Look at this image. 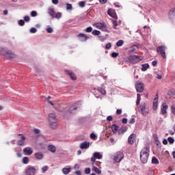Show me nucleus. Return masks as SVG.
<instances>
[{
  "mask_svg": "<svg viewBox=\"0 0 175 175\" xmlns=\"http://www.w3.org/2000/svg\"><path fill=\"white\" fill-rule=\"evenodd\" d=\"M111 131H112L113 133H117V132H118V126H117L116 124H113L111 126Z\"/></svg>",
  "mask_w": 175,
  "mask_h": 175,
  "instance_id": "26",
  "label": "nucleus"
},
{
  "mask_svg": "<svg viewBox=\"0 0 175 175\" xmlns=\"http://www.w3.org/2000/svg\"><path fill=\"white\" fill-rule=\"evenodd\" d=\"M91 161H92V165H94V163H95L96 161V158L94 156V154H93V157L91 158Z\"/></svg>",
  "mask_w": 175,
  "mask_h": 175,
  "instance_id": "52",
  "label": "nucleus"
},
{
  "mask_svg": "<svg viewBox=\"0 0 175 175\" xmlns=\"http://www.w3.org/2000/svg\"><path fill=\"white\" fill-rule=\"evenodd\" d=\"M18 136H21V139L17 142V146H24L25 144V136L23 134H18Z\"/></svg>",
  "mask_w": 175,
  "mask_h": 175,
  "instance_id": "10",
  "label": "nucleus"
},
{
  "mask_svg": "<svg viewBox=\"0 0 175 175\" xmlns=\"http://www.w3.org/2000/svg\"><path fill=\"white\" fill-rule=\"evenodd\" d=\"M157 52L159 54H161L163 58L166 59V46L163 45L158 46L157 49Z\"/></svg>",
  "mask_w": 175,
  "mask_h": 175,
  "instance_id": "6",
  "label": "nucleus"
},
{
  "mask_svg": "<svg viewBox=\"0 0 175 175\" xmlns=\"http://www.w3.org/2000/svg\"><path fill=\"white\" fill-rule=\"evenodd\" d=\"M28 162H29V159L28 158V157H23V163H24L25 165H27Z\"/></svg>",
  "mask_w": 175,
  "mask_h": 175,
  "instance_id": "35",
  "label": "nucleus"
},
{
  "mask_svg": "<svg viewBox=\"0 0 175 175\" xmlns=\"http://www.w3.org/2000/svg\"><path fill=\"white\" fill-rule=\"evenodd\" d=\"M52 3L53 5H58V0H52Z\"/></svg>",
  "mask_w": 175,
  "mask_h": 175,
  "instance_id": "59",
  "label": "nucleus"
},
{
  "mask_svg": "<svg viewBox=\"0 0 175 175\" xmlns=\"http://www.w3.org/2000/svg\"><path fill=\"white\" fill-rule=\"evenodd\" d=\"M79 6H80V8H84V6H85V1H80L79 3Z\"/></svg>",
  "mask_w": 175,
  "mask_h": 175,
  "instance_id": "43",
  "label": "nucleus"
},
{
  "mask_svg": "<svg viewBox=\"0 0 175 175\" xmlns=\"http://www.w3.org/2000/svg\"><path fill=\"white\" fill-rule=\"evenodd\" d=\"M71 170H72V167H64V168H62V172L63 174L67 175V174H69V173H70Z\"/></svg>",
  "mask_w": 175,
  "mask_h": 175,
  "instance_id": "21",
  "label": "nucleus"
},
{
  "mask_svg": "<svg viewBox=\"0 0 175 175\" xmlns=\"http://www.w3.org/2000/svg\"><path fill=\"white\" fill-rule=\"evenodd\" d=\"M33 131L34 132V133H36V135H38V133H40V131H39V129H33Z\"/></svg>",
  "mask_w": 175,
  "mask_h": 175,
  "instance_id": "55",
  "label": "nucleus"
},
{
  "mask_svg": "<svg viewBox=\"0 0 175 175\" xmlns=\"http://www.w3.org/2000/svg\"><path fill=\"white\" fill-rule=\"evenodd\" d=\"M67 75H68V76H70L71 80H76V79H77L76 75H75V73H73L72 71H70V70L67 71Z\"/></svg>",
  "mask_w": 175,
  "mask_h": 175,
  "instance_id": "23",
  "label": "nucleus"
},
{
  "mask_svg": "<svg viewBox=\"0 0 175 175\" xmlns=\"http://www.w3.org/2000/svg\"><path fill=\"white\" fill-rule=\"evenodd\" d=\"M115 162H120L124 159V153L122 152H118L115 154L113 157Z\"/></svg>",
  "mask_w": 175,
  "mask_h": 175,
  "instance_id": "9",
  "label": "nucleus"
},
{
  "mask_svg": "<svg viewBox=\"0 0 175 175\" xmlns=\"http://www.w3.org/2000/svg\"><path fill=\"white\" fill-rule=\"evenodd\" d=\"M112 23L113 24L114 29H117V25H118V24L117 23V21L116 20H112Z\"/></svg>",
  "mask_w": 175,
  "mask_h": 175,
  "instance_id": "41",
  "label": "nucleus"
},
{
  "mask_svg": "<svg viewBox=\"0 0 175 175\" xmlns=\"http://www.w3.org/2000/svg\"><path fill=\"white\" fill-rule=\"evenodd\" d=\"M141 100H142V97H140V94H137V102H136L137 106H139V105H140Z\"/></svg>",
  "mask_w": 175,
  "mask_h": 175,
  "instance_id": "32",
  "label": "nucleus"
},
{
  "mask_svg": "<svg viewBox=\"0 0 175 175\" xmlns=\"http://www.w3.org/2000/svg\"><path fill=\"white\" fill-rule=\"evenodd\" d=\"M48 121L49 126L51 129H57L58 127V122L57 121V117L54 113H50L49 115Z\"/></svg>",
  "mask_w": 175,
  "mask_h": 175,
  "instance_id": "2",
  "label": "nucleus"
},
{
  "mask_svg": "<svg viewBox=\"0 0 175 175\" xmlns=\"http://www.w3.org/2000/svg\"><path fill=\"white\" fill-rule=\"evenodd\" d=\"M122 113V109H117L116 111V114H118V116H120V114H121Z\"/></svg>",
  "mask_w": 175,
  "mask_h": 175,
  "instance_id": "54",
  "label": "nucleus"
},
{
  "mask_svg": "<svg viewBox=\"0 0 175 175\" xmlns=\"http://www.w3.org/2000/svg\"><path fill=\"white\" fill-rule=\"evenodd\" d=\"M149 68L150 65L148 64H142V72H146V70H147V69H148Z\"/></svg>",
  "mask_w": 175,
  "mask_h": 175,
  "instance_id": "29",
  "label": "nucleus"
},
{
  "mask_svg": "<svg viewBox=\"0 0 175 175\" xmlns=\"http://www.w3.org/2000/svg\"><path fill=\"white\" fill-rule=\"evenodd\" d=\"M80 148L81 150H87L88 148H90V142H84L81 143Z\"/></svg>",
  "mask_w": 175,
  "mask_h": 175,
  "instance_id": "14",
  "label": "nucleus"
},
{
  "mask_svg": "<svg viewBox=\"0 0 175 175\" xmlns=\"http://www.w3.org/2000/svg\"><path fill=\"white\" fill-rule=\"evenodd\" d=\"M90 137L91 139H94L95 140V139H96V135H95L94 133H92L90 135Z\"/></svg>",
  "mask_w": 175,
  "mask_h": 175,
  "instance_id": "53",
  "label": "nucleus"
},
{
  "mask_svg": "<svg viewBox=\"0 0 175 175\" xmlns=\"http://www.w3.org/2000/svg\"><path fill=\"white\" fill-rule=\"evenodd\" d=\"M148 157H150V149L145 147L140 152V161L142 163H147L148 162Z\"/></svg>",
  "mask_w": 175,
  "mask_h": 175,
  "instance_id": "1",
  "label": "nucleus"
},
{
  "mask_svg": "<svg viewBox=\"0 0 175 175\" xmlns=\"http://www.w3.org/2000/svg\"><path fill=\"white\" fill-rule=\"evenodd\" d=\"M48 150L51 152H55V151H56L55 146H54L53 145H49Z\"/></svg>",
  "mask_w": 175,
  "mask_h": 175,
  "instance_id": "28",
  "label": "nucleus"
},
{
  "mask_svg": "<svg viewBox=\"0 0 175 175\" xmlns=\"http://www.w3.org/2000/svg\"><path fill=\"white\" fill-rule=\"evenodd\" d=\"M137 50V46L133 45L131 48L129 50V53H135Z\"/></svg>",
  "mask_w": 175,
  "mask_h": 175,
  "instance_id": "30",
  "label": "nucleus"
},
{
  "mask_svg": "<svg viewBox=\"0 0 175 175\" xmlns=\"http://www.w3.org/2000/svg\"><path fill=\"white\" fill-rule=\"evenodd\" d=\"M66 10H72V4L66 3Z\"/></svg>",
  "mask_w": 175,
  "mask_h": 175,
  "instance_id": "40",
  "label": "nucleus"
},
{
  "mask_svg": "<svg viewBox=\"0 0 175 175\" xmlns=\"http://www.w3.org/2000/svg\"><path fill=\"white\" fill-rule=\"evenodd\" d=\"M49 170V166L45 165L42 167V173H46Z\"/></svg>",
  "mask_w": 175,
  "mask_h": 175,
  "instance_id": "36",
  "label": "nucleus"
},
{
  "mask_svg": "<svg viewBox=\"0 0 175 175\" xmlns=\"http://www.w3.org/2000/svg\"><path fill=\"white\" fill-rule=\"evenodd\" d=\"M18 23L19 24V25H21V27H23L25 24V22H24L23 20L21 19L18 21Z\"/></svg>",
  "mask_w": 175,
  "mask_h": 175,
  "instance_id": "45",
  "label": "nucleus"
},
{
  "mask_svg": "<svg viewBox=\"0 0 175 175\" xmlns=\"http://www.w3.org/2000/svg\"><path fill=\"white\" fill-rule=\"evenodd\" d=\"M92 171L96 172L97 174H102V171L96 166H93Z\"/></svg>",
  "mask_w": 175,
  "mask_h": 175,
  "instance_id": "27",
  "label": "nucleus"
},
{
  "mask_svg": "<svg viewBox=\"0 0 175 175\" xmlns=\"http://www.w3.org/2000/svg\"><path fill=\"white\" fill-rule=\"evenodd\" d=\"M100 33V31L99 30H94L92 31V35H94L95 36H99Z\"/></svg>",
  "mask_w": 175,
  "mask_h": 175,
  "instance_id": "37",
  "label": "nucleus"
},
{
  "mask_svg": "<svg viewBox=\"0 0 175 175\" xmlns=\"http://www.w3.org/2000/svg\"><path fill=\"white\" fill-rule=\"evenodd\" d=\"M47 13L49 14V16H51V18H55V11L54 10V8H48Z\"/></svg>",
  "mask_w": 175,
  "mask_h": 175,
  "instance_id": "15",
  "label": "nucleus"
},
{
  "mask_svg": "<svg viewBox=\"0 0 175 175\" xmlns=\"http://www.w3.org/2000/svg\"><path fill=\"white\" fill-rule=\"evenodd\" d=\"M0 53L1 55H3L4 57H5V58H8V59L16 58V55L13 52H12V51L5 50V49H2Z\"/></svg>",
  "mask_w": 175,
  "mask_h": 175,
  "instance_id": "5",
  "label": "nucleus"
},
{
  "mask_svg": "<svg viewBox=\"0 0 175 175\" xmlns=\"http://www.w3.org/2000/svg\"><path fill=\"white\" fill-rule=\"evenodd\" d=\"M126 131H128V127L123 126L118 131V135H124Z\"/></svg>",
  "mask_w": 175,
  "mask_h": 175,
  "instance_id": "20",
  "label": "nucleus"
},
{
  "mask_svg": "<svg viewBox=\"0 0 175 175\" xmlns=\"http://www.w3.org/2000/svg\"><path fill=\"white\" fill-rule=\"evenodd\" d=\"M31 17H36V16H38V13L36 11H32L31 12Z\"/></svg>",
  "mask_w": 175,
  "mask_h": 175,
  "instance_id": "49",
  "label": "nucleus"
},
{
  "mask_svg": "<svg viewBox=\"0 0 175 175\" xmlns=\"http://www.w3.org/2000/svg\"><path fill=\"white\" fill-rule=\"evenodd\" d=\"M135 89L137 92H143L144 91V83L140 81H137L135 83Z\"/></svg>",
  "mask_w": 175,
  "mask_h": 175,
  "instance_id": "7",
  "label": "nucleus"
},
{
  "mask_svg": "<svg viewBox=\"0 0 175 175\" xmlns=\"http://www.w3.org/2000/svg\"><path fill=\"white\" fill-rule=\"evenodd\" d=\"M157 64H158V62L155 60L152 62V66H157Z\"/></svg>",
  "mask_w": 175,
  "mask_h": 175,
  "instance_id": "63",
  "label": "nucleus"
},
{
  "mask_svg": "<svg viewBox=\"0 0 175 175\" xmlns=\"http://www.w3.org/2000/svg\"><path fill=\"white\" fill-rule=\"evenodd\" d=\"M94 25L98 28V29H103V31H106V23H96Z\"/></svg>",
  "mask_w": 175,
  "mask_h": 175,
  "instance_id": "11",
  "label": "nucleus"
},
{
  "mask_svg": "<svg viewBox=\"0 0 175 175\" xmlns=\"http://www.w3.org/2000/svg\"><path fill=\"white\" fill-rule=\"evenodd\" d=\"M123 44H124V40H118L116 42L117 47H121V46H122Z\"/></svg>",
  "mask_w": 175,
  "mask_h": 175,
  "instance_id": "34",
  "label": "nucleus"
},
{
  "mask_svg": "<svg viewBox=\"0 0 175 175\" xmlns=\"http://www.w3.org/2000/svg\"><path fill=\"white\" fill-rule=\"evenodd\" d=\"M36 31H37V29L35 27H31L30 29V33H36Z\"/></svg>",
  "mask_w": 175,
  "mask_h": 175,
  "instance_id": "46",
  "label": "nucleus"
},
{
  "mask_svg": "<svg viewBox=\"0 0 175 175\" xmlns=\"http://www.w3.org/2000/svg\"><path fill=\"white\" fill-rule=\"evenodd\" d=\"M75 174L76 175H81V171H76Z\"/></svg>",
  "mask_w": 175,
  "mask_h": 175,
  "instance_id": "64",
  "label": "nucleus"
},
{
  "mask_svg": "<svg viewBox=\"0 0 175 175\" xmlns=\"http://www.w3.org/2000/svg\"><path fill=\"white\" fill-rule=\"evenodd\" d=\"M24 20L25 21H29V20H30L29 16H25L24 17Z\"/></svg>",
  "mask_w": 175,
  "mask_h": 175,
  "instance_id": "61",
  "label": "nucleus"
},
{
  "mask_svg": "<svg viewBox=\"0 0 175 175\" xmlns=\"http://www.w3.org/2000/svg\"><path fill=\"white\" fill-rule=\"evenodd\" d=\"M168 108H169V106L166 103H163L161 105V114H163V116H165V114H166L167 113V110Z\"/></svg>",
  "mask_w": 175,
  "mask_h": 175,
  "instance_id": "12",
  "label": "nucleus"
},
{
  "mask_svg": "<svg viewBox=\"0 0 175 175\" xmlns=\"http://www.w3.org/2000/svg\"><path fill=\"white\" fill-rule=\"evenodd\" d=\"M46 32H47L48 33H53V29H52L51 27H48V28L46 29Z\"/></svg>",
  "mask_w": 175,
  "mask_h": 175,
  "instance_id": "51",
  "label": "nucleus"
},
{
  "mask_svg": "<svg viewBox=\"0 0 175 175\" xmlns=\"http://www.w3.org/2000/svg\"><path fill=\"white\" fill-rule=\"evenodd\" d=\"M135 137L136 135L135 134H131L128 138V143L129 144H133L135 143Z\"/></svg>",
  "mask_w": 175,
  "mask_h": 175,
  "instance_id": "18",
  "label": "nucleus"
},
{
  "mask_svg": "<svg viewBox=\"0 0 175 175\" xmlns=\"http://www.w3.org/2000/svg\"><path fill=\"white\" fill-rule=\"evenodd\" d=\"M105 49L106 50H110V49H111V43H107L106 45H105Z\"/></svg>",
  "mask_w": 175,
  "mask_h": 175,
  "instance_id": "44",
  "label": "nucleus"
},
{
  "mask_svg": "<svg viewBox=\"0 0 175 175\" xmlns=\"http://www.w3.org/2000/svg\"><path fill=\"white\" fill-rule=\"evenodd\" d=\"M77 37L79 38L81 42H85L90 37L87 36V35L84 33H79Z\"/></svg>",
  "mask_w": 175,
  "mask_h": 175,
  "instance_id": "13",
  "label": "nucleus"
},
{
  "mask_svg": "<svg viewBox=\"0 0 175 175\" xmlns=\"http://www.w3.org/2000/svg\"><path fill=\"white\" fill-rule=\"evenodd\" d=\"M152 163L154 165H158V163H159V161L158 160V159H157V157H152Z\"/></svg>",
  "mask_w": 175,
  "mask_h": 175,
  "instance_id": "33",
  "label": "nucleus"
},
{
  "mask_svg": "<svg viewBox=\"0 0 175 175\" xmlns=\"http://www.w3.org/2000/svg\"><path fill=\"white\" fill-rule=\"evenodd\" d=\"M98 91L100 92L102 95H106V90L103 88H98Z\"/></svg>",
  "mask_w": 175,
  "mask_h": 175,
  "instance_id": "31",
  "label": "nucleus"
},
{
  "mask_svg": "<svg viewBox=\"0 0 175 175\" xmlns=\"http://www.w3.org/2000/svg\"><path fill=\"white\" fill-rule=\"evenodd\" d=\"M85 174H90L91 173V169L90 168H85L84 170Z\"/></svg>",
  "mask_w": 175,
  "mask_h": 175,
  "instance_id": "42",
  "label": "nucleus"
},
{
  "mask_svg": "<svg viewBox=\"0 0 175 175\" xmlns=\"http://www.w3.org/2000/svg\"><path fill=\"white\" fill-rule=\"evenodd\" d=\"M85 32L90 33L92 32V27H88L85 29Z\"/></svg>",
  "mask_w": 175,
  "mask_h": 175,
  "instance_id": "48",
  "label": "nucleus"
},
{
  "mask_svg": "<svg viewBox=\"0 0 175 175\" xmlns=\"http://www.w3.org/2000/svg\"><path fill=\"white\" fill-rule=\"evenodd\" d=\"M34 157L38 160L43 159V153L40 152H36L35 153Z\"/></svg>",
  "mask_w": 175,
  "mask_h": 175,
  "instance_id": "22",
  "label": "nucleus"
},
{
  "mask_svg": "<svg viewBox=\"0 0 175 175\" xmlns=\"http://www.w3.org/2000/svg\"><path fill=\"white\" fill-rule=\"evenodd\" d=\"M107 121H113V116H109L107 118Z\"/></svg>",
  "mask_w": 175,
  "mask_h": 175,
  "instance_id": "57",
  "label": "nucleus"
},
{
  "mask_svg": "<svg viewBox=\"0 0 175 175\" xmlns=\"http://www.w3.org/2000/svg\"><path fill=\"white\" fill-rule=\"evenodd\" d=\"M157 108H158V97H156L153 100V110H157Z\"/></svg>",
  "mask_w": 175,
  "mask_h": 175,
  "instance_id": "24",
  "label": "nucleus"
},
{
  "mask_svg": "<svg viewBox=\"0 0 175 175\" xmlns=\"http://www.w3.org/2000/svg\"><path fill=\"white\" fill-rule=\"evenodd\" d=\"M26 175H35L36 174V167L32 166H28L25 171Z\"/></svg>",
  "mask_w": 175,
  "mask_h": 175,
  "instance_id": "8",
  "label": "nucleus"
},
{
  "mask_svg": "<svg viewBox=\"0 0 175 175\" xmlns=\"http://www.w3.org/2000/svg\"><path fill=\"white\" fill-rule=\"evenodd\" d=\"M135 118H132L130 120H129V124H135Z\"/></svg>",
  "mask_w": 175,
  "mask_h": 175,
  "instance_id": "56",
  "label": "nucleus"
},
{
  "mask_svg": "<svg viewBox=\"0 0 175 175\" xmlns=\"http://www.w3.org/2000/svg\"><path fill=\"white\" fill-rule=\"evenodd\" d=\"M118 55H119L118 53H116V52H113V53H112V54H111V57H112L113 58H116V57H118Z\"/></svg>",
  "mask_w": 175,
  "mask_h": 175,
  "instance_id": "50",
  "label": "nucleus"
},
{
  "mask_svg": "<svg viewBox=\"0 0 175 175\" xmlns=\"http://www.w3.org/2000/svg\"><path fill=\"white\" fill-rule=\"evenodd\" d=\"M107 14L111 17H113V18L117 19V14H116V12L111 9H109Z\"/></svg>",
  "mask_w": 175,
  "mask_h": 175,
  "instance_id": "19",
  "label": "nucleus"
},
{
  "mask_svg": "<svg viewBox=\"0 0 175 175\" xmlns=\"http://www.w3.org/2000/svg\"><path fill=\"white\" fill-rule=\"evenodd\" d=\"M167 140H168L170 144H173L174 143V138H173L172 137H169L167 138Z\"/></svg>",
  "mask_w": 175,
  "mask_h": 175,
  "instance_id": "38",
  "label": "nucleus"
},
{
  "mask_svg": "<svg viewBox=\"0 0 175 175\" xmlns=\"http://www.w3.org/2000/svg\"><path fill=\"white\" fill-rule=\"evenodd\" d=\"M73 110H77V107L73 106L70 107L69 113H72Z\"/></svg>",
  "mask_w": 175,
  "mask_h": 175,
  "instance_id": "47",
  "label": "nucleus"
},
{
  "mask_svg": "<svg viewBox=\"0 0 175 175\" xmlns=\"http://www.w3.org/2000/svg\"><path fill=\"white\" fill-rule=\"evenodd\" d=\"M143 59V56L140 55H130L126 58L127 62H131V64H137V62H140Z\"/></svg>",
  "mask_w": 175,
  "mask_h": 175,
  "instance_id": "4",
  "label": "nucleus"
},
{
  "mask_svg": "<svg viewBox=\"0 0 175 175\" xmlns=\"http://www.w3.org/2000/svg\"><path fill=\"white\" fill-rule=\"evenodd\" d=\"M163 144H164V146H166L167 144V139H164L163 140Z\"/></svg>",
  "mask_w": 175,
  "mask_h": 175,
  "instance_id": "60",
  "label": "nucleus"
},
{
  "mask_svg": "<svg viewBox=\"0 0 175 175\" xmlns=\"http://www.w3.org/2000/svg\"><path fill=\"white\" fill-rule=\"evenodd\" d=\"M23 152L26 154V155H32L33 150L31 148V147H26L23 149Z\"/></svg>",
  "mask_w": 175,
  "mask_h": 175,
  "instance_id": "16",
  "label": "nucleus"
},
{
  "mask_svg": "<svg viewBox=\"0 0 175 175\" xmlns=\"http://www.w3.org/2000/svg\"><path fill=\"white\" fill-rule=\"evenodd\" d=\"M62 16V14L61 12H57V14H55V18L59 19V18Z\"/></svg>",
  "mask_w": 175,
  "mask_h": 175,
  "instance_id": "39",
  "label": "nucleus"
},
{
  "mask_svg": "<svg viewBox=\"0 0 175 175\" xmlns=\"http://www.w3.org/2000/svg\"><path fill=\"white\" fill-rule=\"evenodd\" d=\"M168 16L171 19L175 18V7L170 10Z\"/></svg>",
  "mask_w": 175,
  "mask_h": 175,
  "instance_id": "17",
  "label": "nucleus"
},
{
  "mask_svg": "<svg viewBox=\"0 0 175 175\" xmlns=\"http://www.w3.org/2000/svg\"><path fill=\"white\" fill-rule=\"evenodd\" d=\"M138 111H139V113H141V114L144 117H147V115L150 113V108L147 107V104H146L145 103H143L139 106L138 109Z\"/></svg>",
  "mask_w": 175,
  "mask_h": 175,
  "instance_id": "3",
  "label": "nucleus"
},
{
  "mask_svg": "<svg viewBox=\"0 0 175 175\" xmlns=\"http://www.w3.org/2000/svg\"><path fill=\"white\" fill-rule=\"evenodd\" d=\"M171 108H172L173 114H174V116H175V105H172V106L171 107Z\"/></svg>",
  "mask_w": 175,
  "mask_h": 175,
  "instance_id": "58",
  "label": "nucleus"
},
{
  "mask_svg": "<svg viewBox=\"0 0 175 175\" xmlns=\"http://www.w3.org/2000/svg\"><path fill=\"white\" fill-rule=\"evenodd\" d=\"M128 122V119L126 118H123L122 119V124H126Z\"/></svg>",
  "mask_w": 175,
  "mask_h": 175,
  "instance_id": "62",
  "label": "nucleus"
},
{
  "mask_svg": "<svg viewBox=\"0 0 175 175\" xmlns=\"http://www.w3.org/2000/svg\"><path fill=\"white\" fill-rule=\"evenodd\" d=\"M93 155L96 159H102L103 158V156L99 152H94Z\"/></svg>",
  "mask_w": 175,
  "mask_h": 175,
  "instance_id": "25",
  "label": "nucleus"
}]
</instances>
